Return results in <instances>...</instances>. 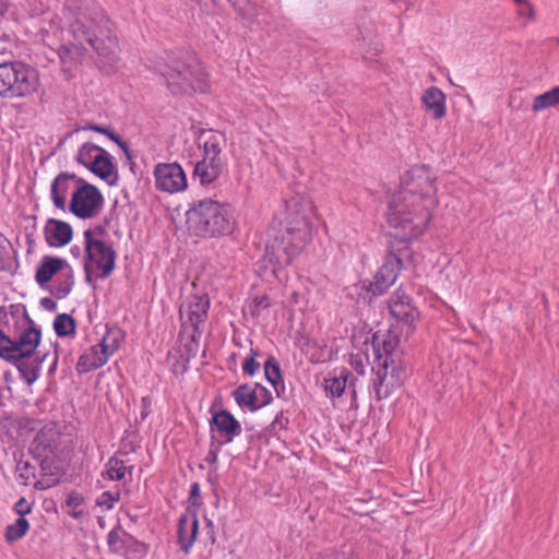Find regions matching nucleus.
<instances>
[{"instance_id": "de8ad7c7", "label": "nucleus", "mask_w": 559, "mask_h": 559, "mask_svg": "<svg viewBox=\"0 0 559 559\" xmlns=\"http://www.w3.org/2000/svg\"><path fill=\"white\" fill-rule=\"evenodd\" d=\"M397 346V341L395 338H389L383 341V352L385 353L389 359L393 358L394 350Z\"/></svg>"}, {"instance_id": "c9c22d12", "label": "nucleus", "mask_w": 559, "mask_h": 559, "mask_svg": "<svg viewBox=\"0 0 559 559\" xmlns=\"http://www.w3.org/2000/svg\"><path fill=\"white\" fill-rule=\"evenodd\" d=\"M0 96L13 98L12 79L9 70V63L0 64Z\"/></svg>"}, {"instance_id": "ddd939ff", "label": "nucleus", "mask_w": 559, "mask_h": 559, "mask_svg": "<svg viewBox=\"0 0 559 559\" xmlns=\"http://www.w3.org/2000/svg\"><path fill=\"white\" fill-rule=\"evenodd\" d=\"M156 187L165 192L175 193L187 188L183 169L176 163L158 164L154 170Z\"/></svg>"}, {"instance_id": "4be33fe9", "label": "nucleus", "mask_w": 559, "mask_h": 559, "mask_svg": "<svg viewBox=\"0 0 559 559\" xmlns=\"http://www.w3.org/2000/svg\"><path fill=\"white\" fill-rule=\"evenodd\" d=\"M108 359L109 358L99 347V345H94L80 356L76 364V371L80 373H85L98 369L103 367L108 361Z\"/></svg>"}, {"instance_id": "5fc2aeb1", "label": "nucleus", "mask_w": 559, "mask_h": 559, "mask_svg": "<svg viewBox=\"0 0 559 559\" xmlns=\"http://www.w3.org/2000/svg\"><path fill=\"white\" fill-rule=\"evenodd\" d=\"M72 289V283H66L60 289H59V296L64 297L67 296Z\"/></svg>"}, {"instance_id": "3c124183", "label": "nucleus", "mask_w": 559, "mask_h": 559, "mask_svg": "<svg viewBox=\"0 0 559 559\" xmlns=\"http://www.w3.org/2000/svg\"><path fill=\"white\" fill-rule=\"evenodd\" d=\"M318 559H350V557L345 552H328L321 555Z\"/></svg>"}, {"instance_id": "603ef678", "label": "nucleus", "mask_w": 559, "mask_h": 559, "mask_svg": "<svg viewBox=\"0 0 559 559\" xmlns=\"http://www.w3.org/2000/svg\"><path fill=\"white\" fill-rule=\"evenodd\" d=\"M518 5H524L527 10L528 19L535 20V12L532 4L527 0H514Z\"/></svg>"}, {"instance_id": "0e129e2a", "label": "nucleus", "mask_w": 559, "mask_h": 559, "mask_svg": "<svg viewBox=\"0 0 559 559\" xmlns=\"http://www.w3.org/2000/svg\"><path fill=\"white\" fill-rule=\"evenodd\" d=\"M128 551L130 552V556H131L132 558L138 557V554L134 551V548H133V547H130V548L128 549Z\"/></svg>"}, {"instance_id": "dca6fc26", "label": "nucleus", "mask_w": 559, "mask_h": 559, "mask_svg": "<svg viewBox=\"0 0 559 559\" xmlns=\"http://www.w3.org/2000/svg\"><path fill=\"white\" fill-rule=\"evenodd\" d=\"M402 267V258L391 252L385 258L384 263L378 270L373 277V282L369 285L372 295L383 294L397 278V274Z\"/></svg>"}, {"instance_id": "052dcab7", "label": "nucleus", "mask_w": 559, "mask_h": 559, "mask_svg": "<svg viewBox=\"0 0 559 559\" xmlns=\"http://www.w3.org/2000/svg\"><path fill=\"white\" fill-rule=\"evenodd\" d=\"M95 126H96L95 123H87V124H85V126H82V127L78 128V129L75 130V132H76V131H80V130H91V131H93V128H94Z\"/></svg>"}, {"instance_id": "412c9836", "label": "nucleus", "mask_w": 559, "mask_h": 559, "mask_svg": "<svg viewBox=\"0 0 559 559\" xmlns=\"http://www.w3.org/2000/svg\"><path fill=\"white\" fill-rule=\"evenodd\" d=\"M257 388L260 389L266 396V400L262 404H260V405L257 404V399H258L257 392L249 384H241L235 390L234 397H235V401L237 402V404L241 407L246 406V407L250 408L251 411H257L261 406L269 404L272 401V395L267 392V390L265 388H263L259 384H257Z\"/></svg>"}, {"instance_id": "7c9ffc66", "label": "nucleus", "mask_w": 559, "mask_h": 559, "mask_svg": "<svg viewBox=\"0 0 559 559\" xmlns=\"http://www.w3.org/2000/svg\"><path fill=\"white\" fill-rule=\"evenodd\" d=\"M123 340V334L119 329H110L103 336L99 347L104 350V353L109 358L114 353H116L120 346L121 341Z\"/></svg>"}, {"instance_id": "393cba45", "label": "nucleus", "mask_w": 559, "mask_h": 559, "mask_svg": "<svg viewBox=\"0 0 559 559\" xmlns=\"http://www.w3.org/2000/svg\"><path fill=\"white\" fill-rule=\"evenodd\" d=\"M199 522L195 515H185L180 519L178 527V540L181 549L188 552L195 542Z\"/></svg>"}, {"instance_id": "37998d69", "label": "nucleus", "mask_w": 559, "mask_h": 559, "mask_svg": "<svg viewBox=\"0 0 559 559\" xmlns=\"http://www.w3.org/2000/svg\"><path fill=\"white\" fill-rule=\"evenodd\" d=\"M19 478L23 485H27L31 477H34V467L28 462H20L17 464Z\"/></svg>"}, {"instance_id": "bb28decb", "label": "nucleus", "mask_w": 559, "mask_h": 559, "mask_svg": "<svg viewBox=\"0 0 559 559\" xmlns=\"http://www.w3.org/2000/svg\"><path fill=\"white\" fill-rule=\"evenodd\" d=\"M382 367L383 372H378V383H376V394L379 400L382 399L381 386L388 381L389 374L394 379V381L390 383L391 385L400 384L405 377V370L402 366L395 364L394 358L389 359V357H385Z\"/></svg>"}, {"instance_id": "0eeeda50", "label": "nucleus", "mask_w": 559, "mask_h": 559, "mask_svg": "<svg viewBox=\"0 0 559 559\" xmlns=\"http://www.w3.org/2000/svg\"><path fill=\"white\" fill-rule=\"evenodd\" d=\"M313 205L309 197L296 193L285 200V217L283 221L288 236L297 239V245L309 242L312 235L311 219Z\"/></svg>"}, {"instance_id": "a211bd4d", "label": "nucleus", "mask_w": 559, "mask_h": 559, "mask_svg": "<svg viewBox=\"0 0 559 559\" xmlns=\"http://www.w3.org/2000/svg\"><path fill=\"white\" fill-rule=\"evenodd\" d=\"M45 239L50 247H62L68 245L72 239V227L70 224L50 218L44 228Z\"/></svg>"}, {"instance_id": "b1692460", "label": "nucleus", "mask_w": 559, "mask_h": 559, "mask_svg": "<svg viewBox=\"0 0 559 559\" xmlns=\"http://www.w3.org/2000/svg\"><path fill=\"white\" fill-rule=\"evenodd\" d=\"M426 110L431 114L435 119H441L445 116V95L435 86L427 88L421 97Z\"/></svg>"}, {"instance_id": "423d86ee", "label": "nucleus", "mask_w": 559, "mask_h": 559, "mask_svg": "<svg viewBox=\"0 0 559 559\" xmlns=\"http://www.w3.org/2000/svg\"><path fill=\"white\" fill-rule=\"evenodd\" d=\"M40 341V328L28 317L26 309H23L21 328L13 338L0 330V358L3 360L33 358Z\"/></svg>"}, {"instance_id": "5701e85b", "label": "nucleus", "mask_w": 559, "mask_h": 559, "mask_svg": "<svg viewBox=\"0 0 559 559\" xmlns=\"http://www.w3.org/2000/svg\"><path fill=\"white\" fill-rule=\"evenodd\" d=\"M13 365L20 372L21 378L28 384L32 385L39 378V372L44 357L32 358H17L16 360H5Z\"/></svg>"}, {"instance_id": "c756f323", "label": "nucleus", "mask_w": 559, "mask_h": 559, "mask_svg": "<svg viewBox=\"0 0 559 559\" xmlns=\"http://www.w3.org/2000/svg\"><path fill=\"white\" fill-rule=\"evenodd\" d=\"M348 372L341 370L338 374L329 377L324 380V388L331 397H340L346 389Z\"/></svg>"}, {"instance_id": "9d476101", "label": "nucleus", "mask_w": 559, "mask_h": 559, "mask_svg": "<svg viewBox=\"0 0 559 559\" xmlns=\"http://www.w3.org/2000/svg\"><path fill=\"white\" fill-rule=\"evenodd\" d=\"M307 242L297 245V239L294 236H288L286 233L282 236V240L273 243L266 248L264 261L272 266L274 276L285 266L289 265L294 258L300 252Z\"/></svg>"}, {"instance_id": "a19ab883", "label": "nucleus", "mask_w": 559, "mask_h": 559, "mask_svg": "<svg viewBox=\"0 0 559 559\" xmlns=\"http://www.w3.org/2000/svg\"><path fill=\"white\" fill-rule=\"evenodd\" d=\"M119 498V492L114 493L111 491H105L97 498L96 504L105 508L106 510H111Z\"/></svg>"}, {"instance_id": "20e7f679", "label": "nucleus", "mask_w": 559, "mask_h": 559, "mask_svg": "<svg viewBox=\"0 0 559 559\" xmlns=\"http://www.w3.org/2000/svg\"><path fill=\"white\" fill-rule=\"evenodd\" d=\"M198 145L203 150V158L194 165L193 178L202 186L213 183L223 174L226 158L223 150L226 138L222 132L202 130L198 136Z\"/></svg>"}, {"instance_id": "8fccbe9b", "label": "nucleus", "mask_w": 559, "mask_h": 559, "mask_svg": "<svg viewBox=\"0 0 559 559\" xmlns=\"http://www.w3.org/2000/svg\"><path fill=\"white\" fill-rule=\"evenodd\" d=\"M142 411H141V418L145 419L148 414L151 413V399L148 396H144L141 400Z\"/></svg>"}, {"instance_id": "7ed1b4c3", "label": "nucleus", "mask_w": 559, "mask_h": 559, "mask_svg": "<svg viewBox=\"0 0 559 559\" xmlns=\"http://www.w3.org/2000/svg\"><path fill=\"white\" fill-rule=\"evenodd\" d=\"M186 216L189 230L201 237L227 235L233 230L228 209L212 199L193 203Z\"/></svg>"}, {"instance_id": "bf43d9fd", "label": "nucleus", "mask_w": 559, "mask_h": 559, "mask_svg": "<svg viewBox=\"0 0 559 559\" xmlns=\"http://www.w3.org/2000/svg\"><path fill=\"white\" fill-rule=\"evenodd\" d=\"M217 451L216 450H211L210 453H209V461L214 463L217 461Z\"/></svg>"}, {"instance_id": "aec40b11", "label": "nucleus", "mask_w": 559, "mask_h": 559, "mask_svg": "<svg viewBox=\"0 0 559 559\" xmlns=\"http://www.w3.org/2000/svg\"><path fill=\"white\" fill-rule=\"evenodd\" d=\"M90 170L110 186L117 183L118 171L106 150L102 151L97 158H94V164L90 167Z\"/></svg>"}, {"instance_id": "2eb2a0df", "label": "nucleus", "mask_w": 559, "mask_h": 559, "mask_svg": "<svg viewBox=\"0 0 559 559\" xmlns=\"http://www.w3.org/2000/svg\"><path fill=\"white\" fill-rule=\"evenodd\" d=\"M82 178L70 173H60L51 182L50 195L55 207L61 211H67L69 203L67 201L70 194L73 198L76 189L79 188Z\"/></svg>"}, {"instance_id": "f03ea898", "label": "nucleus", "mask_w": 559, "mask_h": 559, "mask_svg": "<svg viewBox=\"0 0 559 559\" xmlns=\"http://www.w3.org/2000/svg\"><path fill=\"white\" fill-rule=\"evenodd\" d=\"M67 10L72 14L70 31L78 41L73 45H61L58 56L63 64L79 62L90 46L98 57L108 64L118 60V40L114 35L109 20L92 0H67Z\"/></svg>"}, {"instance_id": "a18cd8bd", "label": "nucleus", "mask_w": 559, "mask_h": 559, "mask_svg": "<svg viewBox=\"0 0 559 559\" xmlns=\"http://www.w3.org/2000/svg\"><path fill=\"white\" fill-rule=\"evenodd\" d=\"M10 46V41L8 39L0 37V64L11 62L7 59V57L11 55Z\"/></svg>"}, {"instance_id": "09e8293b", "label": "nucleus", "mask_w": 559, "mask_h": 559, "mask_svg": "<svg viewBox=\"0 0 559 559\" xmlns=\"http://www.w3.org/2000/svg\"><path fill=\"white\" fill-rule=\"evenodd\" d=\"M200 498H201L200 486L198 483H193L191 485V489H190V501L193 506H197L200 503Z\"/></svg>"}, {"instance_id": "4d7b16f0", "label": "nucleus", "mask_w": 559, "mask_h": 559, "mask_svg": "<svg viewBox=\"0 0 559 559\" xmlns=\"http://www.w3.org/2000/svg\"><path fill=\"white\" fill-rule=\"evenodd\" d=\"M41 304H43V306H44V307H46V308H52V307H55V302H53L50 298H44V299L41 300Z\"/></svg>"}, {"instance_id": "39448f33", "label": "nucleus", "mask_w": 559, "mask_h": 559, "mask_svg": "<svg viewBox=\"0 0 559 559\" xmlns=\"http://www.w3.org/2000/svg\"><path fill=\"white\" fill-rule=\"evenodd\" d=\"M157 71L165 79L173 94L203 93L207 88V74L197 60L185 62L171 59L169 63L159 64Z\"/></svg>"}, {"instance_id": "e2e57ef3", "label": "nucleus", "mask_w": 559, "mask_h": 559, "mask_svg": "<svg viewBox=\"0 0 559 559\" xmlns=\"http://www.w3.org/2000/svg\"><path fill=\"white\" fill-rule=\"evenodd\" d=\"M71 253L74 255V257H79L81 254V250L79 247H72L71 248Z\"/></svg>"}, {"instance_id": "f8f14e48", "label": "nucleus", "mask_w": 559, "mask_h": 559, "mask_svg": "<svg viewBox=\"0 0 559 559\" xmlns=\"http://www.w3.org/2000/svg\"><path fill=\"white\" fill-rule=\"evenodd\" d=\"M210 299L206 295H191L180 306L179 313L183 326L190 325L198 332L199 325L207 318Z\"/></svg>"}, {"instance_id": "c03bdc74", "label": "nucleus", "mask_w": 559, "mask_h": 559, "mask_svg": "<svg viewBox=\"0 0 559 559\" xmlns=\"http://www.w3.org/2000/svg\"><path fill=\"white\" fill-rule=\"evenodd\" d=\"M14 511L22 518L32 512V504L25 498H21L14 504Z\"/></svg>"}, {"instance_id": "cd10ccee", "label": "nucleus", "mask_w": 559, "mask_h": 559, "mask_svg": "<svg viewBox=\"0 0 559 559\" xmlns=\"http://www.w3.org/2000/svg\"><path fill=\"white\" fill-rule=\"evenodd\" d=\"M264 374L267 381L273 385L277 396L281 397L285 386L282 380L280 364L274 357H270L264 362Z\"/></svg>"}, {"instance_id": "ea45409f", "label": "nucleus", "mask_w": 559, "mask_h": 559, "mask_svg": "<svg viewBox=\"0 0 559 559\" xmlns=\"http://www.w3.org/2000/svg\"><path fill=\"white\" fill-rule=\"evenodd\" d=\"M258 350L254 348L250 349V355L245 359L242 364V370L246 374L252 377L260 369V364L257 361Z\"/></svg>"}, {"instance_id": "680f3d73", "label": "nucleus", "mask_w": 559, "mask_h": 559, "mask_svg": "<svg viewBox=\"0 0 559 559\" xmlns=\"http://www.w3.org/2000/svg\"><path fill=\"white\" fill-rule=\"evenodd\" d=\"M235 8L241 9V3L245 2V0H228Z\"/></svg>"}, {"instance_id": "6ab92c4d", "label": "nucleus", "mask_w": 559, "mask_h": 559, "mask_svg": "<svg viewBox=\"0 0 559 559\" xmlns=\"http://www.w3.org/2000/svg\"><path fill=\"white\" fill-rule=\"evenodd\" d=\"M212 429L215 428L224 440L222 443H229L241 432L239 421L227 411H221L213 415L211 420Z\"/></svg>"}, {"instance_id": "49530a36", "label": "nucleus", "mask_w": 559, "mask_h": 559, "mask_svg": "<svg viewBox=\"0 0 559 559\" xmlns=\"http://www.w3.org/2000/svg\"><path fill=\"white\" fill-rule=\"evenodd\" d=\"M270 307L269 298L266 296L255 297L253 299V306H252V314H258L260 308H267Z\"/></svg>"}, {"instance_id": "2f4dec72", "label": "nucleus", "mask_w": 559, "mask_h": 559, "mask_svg": "<svg viewBox=\"0 0 559 559\" xmlns=\"http://www.w3.org/2000/svg\"><path fill=\"white\" fill-rule=\"evenodd\" d=\"M102 151H104L103 147L87 142L80 147L75 159L78 163L90 169L94 164V158H97Z\"/></svg>"}, {"instance_id": "a878e982", "label": "nucleus", "mask_w": 559, "mask_h": 559, "mask_svg": "<svg viewBox=\"0 0 559 559\" xmlns=\"http://www.w3.org/2000/svg\"><path fill=\"white\" fill-rule=\"evenodd\" d=\"M66 265H68L67 261L61 258L45 255L36 271V282L44 287Z\"/></svg>"}, {"instance_id": "864d4df0", "label": "nucleus", "mask_w": 559, "mask_h": 559, "mask_svg": "<svg viewBox=\"0 0 559 559\" xmlns=\"http://www.w3.org/2000/svg\"><path fill=\"white\" fill-rule=\"evenodd\" d=\"M188 361H189V359H185V361L182 364H175L173 366L174 372H176V373L185 372L187 369Z\"/></svg>"}, {"instance_id": "e433bc0d", "label": "nucleus", "mask_w": 559, "mask_h": 559, "mask_svg": "<svg viewBox=\"0 0 559 559\" xmlns=\"http://www.w3.org/2000/svg\"><path fill=\"white\" fill-rule=\"evenodd\" d=\"M93 131L107 135L111 141L118 144V146L124 152L128 158H131L128 144L121 140L110 128L96 124Z\"/></svg>"}, {"instance_id": "13d9d810", "label": "nucleus", "mask_w": 559, "mask_h": 559, "mask_svg": "<svg viewBox=\"0 0 559 559\" xmlns=\"http://www.w3.org/2000/svg\"><path fill=\"white\" fill-rule=\"evenodd\" d=\"M518 14L520 17H524V16L528 17L527 10L524 5H519Z\"/></svg>"}, {"instance_id": "72a5a7b5", "label": "nucleus", "mask_w": 559, "mask_h": 559, "mask_svg": "<svg viewBox=\"0 0 559 559\" xmlns=\"http://www.w3.org/2000/svg\"><path fill=\"white\" fill-rule=\"evenodd\" d=\"M53 329L59 336H67L74 333L75 324L69 314H58L53 321Z\"/></svg>"}, {"instance_id": "f257e3e1", "label": "nucleus", "mask_w": 559, "mask_h": 559, "mask_svg": "<svg viewBox=\"0 0 559 559\" xmlns=\"http://www.w3.org/2000/svg\"><path fill=\"white\" fill-rule=\"evenodd\" d=\"M435 180L427 166H415L403 175L386 213L389 225L396 229L395 237L409 241L425 231L437 205Z\"/></svg>"}, {"instance_id": "f3484780", "label": "nucleus", "mask_w": 559, "mask_h": 559, "mask_svg": "<svg viewBox=\"0 0 559 559\" xmlns=\"http://www.w3.org/2000/svg\"><path fill=\"white\" fill-rule=\"evenodd\" d=\"M107 542L111 551L123 554L126 559H142L147 552V547L144 543L138 542L118 530L109 532Z\"/></svg>"}, {"instance_id": "f704fd0d", "label": "nucleus", "mask_w": 559, "mask_h": 559, "mask_svg": "<svg viewBox=\"0 0 559 559\" xmlns=\"http://www.w3.org/2000/svg\"><path fill=\"white\" fill-rule=\"evenodd\" d=\"M127 467L123 461L110 457L106 464V474L110 480H121L126 476Z\"/></svg>"}, {"instance_id": "473e14b6", "label": "nucleus", "mask_w": 559, "mask_h": 559, "mask_svg": "<svg viewBox=\"0 0 559 559\" xmlns=\"http://www.w3.org/2000/svg\"><path fill=\"white\" fill-rule=\"evenodd\" d=\"M29 530V523L25 518L20 516L14 523L5 528V539L9 543L16 542L23 538Z\"/></svg>"}, {"instance_id": "58836bf2", "label": "nucleus", "mask_w": 559, "mask_h": 559, "mask_svg": "<svg viewBox=\"0 0 559 559\" xmlns=\"http://www.w3.org/2000/svg\"><path fill=\"white\" fill-rule=\"evenodd\" d=\"M66 503L69 508L72 509V511L70 512V515L74 519H80L82 515H83V511L82 510H79V508L82 506L83 503V497L78 493V492H71L67 500H66Z\"/></svg>"}, {"instance_id": "1a4fd4ad", "label": "nucleus", "mask_w": 559, "mask_h": 559, "mask_svg": "<svg viewBox=\"0 0 559 559\" xmlns=\"http://www.w3.org/2000/svg\"><path fill=\"white\" fill-rule=\"evenodd\" d=\"M103 204L104 198L100 191L82 179L69 202L68 210L76 217L87 219L97 216Z\"/></svg>"}, {"instance_id": "6e6552de", "label": "nucleus", "mask_w": 559, "mask_h": 559, "mask_svg": "<svg viewBox=\"0 0 559 559\" xmlns=\"http://www.w3.org/2000/svg\"><path fill=\"white\" fill-rule=\"evenodd\" d=\"M86 252L85 272L87 281L91 274L98 278L108 277L116 265V251L105 241H93L84 245Z\"/></svg>"}, {"instance_id": "79ce46f5", "label": "nucleus", "mask_w": 559, "mask_h": 559, "mask_svg": "<svg viewBox=\"0 0 559 559\" xmlns=\"http://www.w3.org/2000/svg\"><path fill=\"white\" fill-rule=\"evenodd\" d=\"M106 230L102 226H96L94 228L86 229L84 231V245L92 243L93 241H104V236Z\"/></svg>"}, {"instance_id": "4c0bfd02", "label": "nucleus", "mask_w": 559, "mask_h": 559, "mask_svg": "<svg viewBox=\"0 0 559 559\" xmlns=\"http://www.w3.org/2000/svg\"><path fill=\"white\" fill-rule=\"evenodd\" d=\"M93 131L107 135L111 141L118 144V146L124 152L128 158H131L128 144L121 140L110 128L96 124Z\"/></svg>"}, {"instance_id": "6e6d98bb", "label": "nucleus", "mask_w": 559, "mask_h": 559, "mask_svg": "<svg viewBox=\"0 0 559 559\" xmlns=\"http://www.w3.org/2000/svg\"><path fill=\"white\" fill-rule=\"evenodd\" d=\"M50 487V484H46L44 480H38L35 483V488L44 490Z\"/></svg>"}, {"instance_id": "9b49d317", "label": "nucleus", "mask_w": 559, "mask_h": 559, "mask_svg": "<svg viewBox=\"0 0 559 559\" xmlns=\"http://www.w3.org/2000/svg\"><path fill=\"white\" fill-rule=\"evenodd\" d=\"M13 98L27 97L36 93L40 86L38 71L23 62H10Z\"/></svg>"}, {"instance_id": "4468645a", "label": "nucleus", "mask_w": 559, "mask_h": 559, "mask_svg": "<svg viewBox=\"0 0 559 559\" xmlns=\"http://www.w3.org/2000/svg\"><path fill=\"white\" fill-rule=\"evenodd\" d=\"M389 309L392 317L406 326L407 334L414 331L419 313L408 295L401 289L396 290L390 298Z\"/></svg>"}, {"instance_id": "c85d7f7f", "label": "nucleus", "mask_w": 559, "mask_h": 559, "mask_svg": "<svg viewBox=\"0 0 559 559\" xmlns=\"http://www.w3.org/2000/svg\"><path fill=\"white\" fill-rule=\"evenodd\" d=\"M556 106H559V86L536 96L532 104V110L538 112Z\"/></svg>"}]
</instances>
